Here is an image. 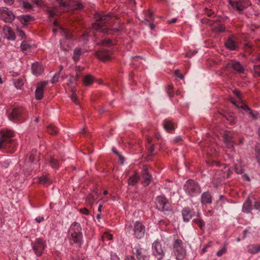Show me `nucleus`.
Returning <instances> with one entry per match:
<instances>
[{
	"label": "nucleus",
	"instance_id": "nucleus-60",
	"mask_svg": "<svg viewBox=\"0 0 260 260\" xmlns=\"http://www.w3.org/2000/svg\"><path fill=\"white\" fill-rule=\"evenodd\" d=\"M80 212L85 215H88L89 214V211L86 208H81L80 209Z\"/></svg>",
	"mask_w": 260,
	"mask_h": 260
},
{
	"label": "nucleus",
	"instance_id": "nucleus-53",
	"mask_svg": "<svg viewBox=\"0 0 260 260\" xmlns=\"http://www.w3.org/2000/svg\"><path fill=\"white\" fill-rule=\"evenodd\" d=\"M172 89H173L172 85L168 86L167 92L170 97H172L174 96V93L172 91Z\"/></svg>",
	"mask_w": 260,
	"mask_h": 260
},
{
	"label": "nucleus",
	"instance_id": "nucleus-9",
	"mask_svg": "<svg viewBox=\"0 0 260 260\" xmlns=\"http://www.w3.org/2000/svg\"><path fill=\"white\" fill-rule=\"evenodd\" d=\"M46 247V241L41 238L36 239L32 243V250L37 256H41Z\"/></svg>",
	"mask_w": 260,
	"mask_h": 260
},
{
	"label": "nucleus",
	"instance_id": "nucleus-41",
	"mask_svg": "<svg viewBox=\"0 0 260 260\" xmlns=\"http://www.w3.org/2000/svg\"><path fill=\"white\" fill-rule=\"evenodd\" d=\"M49 164L51 166V167L53 169H58L59 168L58 161L54 158H50Z\"/></svg>",
	"mask_w": 260,
	"mask_h": 260
},
{
	"label": "nucleus",
	"instance_id": "nucleus-42",
	"mask_svg": "<svg viewBox=\"0 0 260 260\" xmlns=\"http://www.w3.org/2000/svg\"><path fill=\"white\" fill-rule=\"evenodd\" d=\"M20 48L23 52H25L30 49V45L27 42L23 41L21 44Z\"/></svg>",
	"mask_w": 260,
	"mask_h": 260
},
{
	"label": "nucleus",
	"instance_id": "nucleus-6",
	"mask_svg": "<svg viewBox=\"0 0 260 260\" xmlns=\"http://www.w3.org/2000/svg\"><path fill=\"white\" fill-rule=\"evenodd\" d=\"M224 69L233 74H243L245 72L244 67L239 61L235 59L228 61L225 65Z\"/></svg>",
	"mask_w": 260,
	"mask_h": 260
},
{
	"label": "nucleus",
	"instance_id": "nucleus-63",
	"mask_svg": "<svg viewBox=\"0 0 260 260\" xmlns=\"http://www.w3.org/2000/svg\"><path fill=\"white\" fill-rule=\"evenodd\" d=\"M234 95H235L237 98L241 99V93L239 90H235L233 91Z\"/></svg>",
	"mask_w": 260,
	"mask_h": 260
},
{
	"label": "nucleus",
	"instance_id": "nucleus-28",
	"mask_svg": "<svg viewBox=\"0 0 260 260\" xmlns=\"http://www.w3.org/2000/svg\"><path fill=\"white\" fill-rule=\"evenodd\" d=\"M164 128L168 132H171L174 129V124L170 120L165 119L164 121Z\"/></svg>",
	"mask_w": 260,
	"mask_h": 260
},
{
	"label": "nucleus",
	"instance_id": "nucleus-25",
	"mask_svg": "<svg viewBox=\"0 0 260 260\" xmlns=\"http://www.w3.org/2000/svg\"><path fill=\"white\" fill-rule=\"evenodd\" d=\"M4 31L8 40H14L15 39V35L14 32L11 29L10 27L5 26L4 27Z\"/></svg>",
	"mask_w": 260,
	"mask_h": 260
},
{
	"label": "nucleus",
	"instance_id": "nucleus-31",
	"mask_svg": "<svg viewBox=\"0 0 260 260\" xmlns=\"http://www.w3.org/2000/svg\"><path fill=\"white\" fill-rule=\"evenodd\" d=\"M10 164V160L5 156L0 157V166L4 168H7Z\"/></svg>",
	"mask_w": 260,
	"mask_h": 260
},
{
	"label": "nucleus",
	"instance_id": "nucleus-19",
	"mask_svg": "<svg viewBox=\"0 0 260 260\" xmlns=\"http://www.w3.org/2000/svg\"><path fill=\"white\" fill-rule=\"evenodd\" d=\"M18 18L23 25H28L35 19L34 17L30 15H20Z\"/></svg>",
	"mask_w": 260,
	"mask_h": 260
},
{
	"label": "nucleus",
	"instance_id": "nucleus-13",
	"mask_svg": "<svg viewBox=\"0 0 260 260\" xmlns=\"http://www.w3.org/2000/svg\"><path fill=\"white\" fill-rule=\"evenodd\" d=\"M152 249L153 255L158 260H161L163 258L165 253L162 245L158 240L152 244Z\"/></svg>",
	"mask_w": 260,
	"mask_h": 260
},
{
	"label": "nucleus",
	"instance_id": "nucleus-36",
	"mask_svg": "<svg viewBox=\"0 0 260 260\" xmlns=\"http://www.w3.org/2000/svg\"><path fill=\"white\" fill-rule=\"evenodd\" d=\"M226 119L229 121L231 124H235L236 122V119L234 114L231 113H227L224 115Z\"/></svg>",
	"mask_w": 260,
	"mask_h": 260
},
{
	"label": "nucleus",
	"instance_id": "nucleus-40",
	"mask_svg": "<svg viewBox=\"0 0 260 260\" xmlns=\"http://www.w3.org/2000/svg\"><path fill=\"white\" fill-rule=\"evenodd\" d=\"M62 69H63V67H62V66L61 65L59 67V71L57 73H56V74H55V75L53 76V77L51 79L52 83H55L58 81V78H59V77L60 75V73L61 71L62 70Z\"/></svg>",
	"mask_w": 260,
	"mask_h": 260
},
{
	"label": "nucleus",
	"instance_id": "nucleus-23",
	"mask_svg": "<svg viewBox=\"0 0 260 260\" xmlns=\"http://www.w3.org/2000/svg\"><path fill=\"white\" fill-rule=\"evenodd\" d=\"M193 221L196 224H197L199 226V227L201 230L204 231L205 230V223L201 218L199 213H197V218L194 219Z\"/></svg>",
	"mask_w": 260,
	"mask_h": 260
},
{
	"label": "nucleus",
	"instance_id": "nucleus-32",
	"mask_svg": "<svg viewBox=\"0 0 260 260\" xmlns=\"http://www.w3.org/2000/svg\"><path fill=\"white\" fill-rule=\"evenodd\" d=\"M93 81L94 78L90 74L86 75L83 79V82L86 86L90 85L93 83Z\"/></svg>",
	"mask_w": 260,
	"mask_h": 260
},
{
	"label": "nucleus",
	"instance_id": "nucleus-61",
	"mask_svg": "<svg viewBox=\"0 0 260 260\" xmlns=\"http://www.w3.org/2000/svg\"><path fill=\"white\" fill-rule=\"evenodd\" d=\"M154 150V144H152L150 147L148 149V152H149V155H153V152Z\"/></svg>",
	"mask_w": 260,
	"mask_h": 260
},
{
	"label": "nucleus",
	"instance_id": "nucleus-2",
	"mask_svg": "<svg viewBox=\"0 0 260 260\" xmlns=\"http://www.w3.org/2000/svg\"><path fill=\"white\" fill-rule=\"evenodd\" d=\"M69 237L71 244H77L79 247L82 244V233L80 224L74 222L69 230Z\"/></svg>",
	"mask_w": 260,
	"mask_h": 260
},
{
	"label": "nucleus",
	"instance_id": "nucleus-48",
	"mask_svg": "<svg viewBox=\"0 0 260 260\" xmlns=\"http://www.w3.org/2000/svg\"><path fill=\"white\" fill-rule=\"evenodd\" d=\"M256 60L258 61H260V57H257L256 58ZM254 68V71L256 73L259 74V75H260V64L259 65L257 64V65L254 66V68Z\"/></svg>",
	"mask_w": 260,
	"mask_h": 260
},
{
	"label": "nucleus",
	"instance_id": "nucleus-62",
	"mask_svg": "<svg viewBox=\"0 0 260 260\" xmlns=\"http://www.w3.org/2000/svg\"><path fill=\"white\" fill-rule=\"evenodd\" d=\"M84 69V67H82L81 66H77L75 68V71H76V72H77V73H80L81 72L83 71Z\"/></svg>",
	"mask_w": 260,
	"mask_h": 260
},
{
	"label": "nucleus",
	"instance_id": "nucleus-27",
	"mask_svg": "<svg viewBox=\"0 0 260 260\" xmlns=\"http://www.w3.org/2000/svg\"><path fill=\"white\" fill-rule=\"evenodd\" d=\"M18 2L26 12L29 11L33 9L32 5L26 0H18Z\"/></svg>",
	"mask_w": 260,
	"mask_h": 260
},
{
	"label": "nucleus",
	"instance_id": "nucleus-34",
	"mask_svg": "<svg viewBox=\"0 0 260 260\" xmlns=\"http://www.w3.org/2000/svg\"><path fill=\"white\" fill-rule=\"evenodd\" d=\"M47 132L50 135H56L58 133V128L53 124H50L47 127Z\"/></svg>",
	"mask_w": 260,
	"mask_h": 260
},
{
	"label": "nucleus",
	"instance_id": "nucleus-35",
	"mask_svg": "<svg viewBox=\"0 0 260 260\" xmlns=\"http://www.w3.org/2000/svg\"><path fill=\"white\" fill-rule=\"evenodd\" d=\"M39 183L44 185H48L51 183V181L47 176H43L40 178Z\"/></svg>",
	"mask_w": 260,
	"mask_h": 260
},
{
	"label": "nucleus",
	"instance_id": "nucleus-47",
	"mask_svg": "<svg viewBox=\"0 0 260 260\" xmlns=\"http://www.w3.org/2000/svg\"><path fill=\"white\" fill-rule=\"evenodd\" d=\"M95 199L93 194H89L86 198V201L88 204L91 205L94 201Z\"/></svg>",
	"mask_w": 260,
	"mask_h": 260
},
{
	"label": "nucleus",
	"instance_id": "nucleus-17",
	"mask_svg": "<svg viewBox=\"0 0 260 260\" xmlns=\"http://www.w3.org/2000/svg\"><path fill=\"white\" fill-rule=\"evenodd\" d=\"M95 55L103 61H105L110 59L109 52L106 50L96 51Z\"/></svg>",
	"mask_w": 260,
	"mask_h": 260
},
{
	"label": "nucleus",
	"instance_id": "nucleus-21",
	"mask_svg": "<svg viewBox=\"0 0 260 260\" xmlns=\"http://www.w3.org/2000/svg\"><path fill=\"white\" fill-rule=\"evenodd\" d=\"M201 203L202 204H211L212 203V196L209 191L204 192L201 196Z\"/></svg>",
	"mask_w": 260,
	"mask_h": 260
},
{
	"label": "nucleus",
	"instance_id": "nucleus-33",
	"mask_svg": "<svg viewBox=\"0 0 260 260\" xmlns=\"http://www.w3.org/2000/svg\"><path fill=\"white\" fill-rule=\"evenodd\" d=\"M139 178V176L137 174H135L134 175L131 176L128 180L129 185L132 186L135 185L138 181Z\"/></svg>",
	"mask_w": 260,
	"mask_h": 260
},
{
	"label": "nucleus",
	"instance_id": "nucleus-3",
	"mask_svg": "<svg viewBox=\"0 0 260 260\" xmlns=\"http://www.w3.org/2000/svg\"><path fill=\"white\" fill-rule=\"evenodd\" d=\"M111 19L112 17L110 14L100 15L97 20L98 22L95 24L93 27L95 29H99L104 34L110 35L119 32L120 31L119 28H116L112 29H109L107 28L103 27L104 24L109 22Z\"/></svg>",
	"mask_w": 260,
	"mask_h": 260
},
{
	"label": "nucleus",
	"instance_id": "nucleus-44",
	"mask_svg": "<svg viewBox=\"0 0 260 260\" xmlns=\"http://www.w3.org/2000/svg\"><path fill=\"white\" fill-rule=\"evenodd\" d=\"M71 91L72 92V95H71V99L73 102H74L76 104H78V101H77V98L76 95V93L75 92V91L74 90V89L71 87Z\"/></svg>",
	"mask_w": 260,
	"mask_h": 260
},
{
	"label": "nucleus",
	"instance_id": "nucleus-26",
	"mask_svg": "<svg viewBox=\"0 0 260 260\" xmlns=\"http://www.w3.org/2000/svg\"><path fill=\"white\" fill-rule=\"evenodd\" d=\"M252 210L251 202L249 198H247L244 203L243 204L242 210L244 212L248 213L251 212Z\"/></svg>",
	"mask_w": 260,
	"mask_h": 260
},
{
	"label": "nucleus",
	"instance_id": "nucleus-10",
	"mask_svg": "<svg viewBox=\"0 0 260 260\" xmlns=\"http://www.w3.org/2000/svg\"><path fill=\"white\" fill-rule=\"evenodd\" d=\"M132 228H133V235L136 239H141L144 237L146 230L145 226L141 222L135 221Z\"/></svg>",
	"mask_w": 260,
	"mask_h": 260
},
{
	"label": "nucleus",
	"instance_id": "nucleus-39",
	"mask_svg": "<svg viewBox=\"0 0 260 260\" xmlns=\"http://www.w3.org/2000/svg\"><path fill=\"white\" fill-rule=\"evenodd\" d=\"M145 20L147 22L151 21L153 20V13L150 10L145 11Z\"/></svg>",
	"mask_w": 260,
	"mask_h": 260
},
{
	"label": "nucleus",
	"instance_id": "nucleus-16",
	"mask_svg": "<svg viewBox=\"0 0 260 260\" xmlns=\"http://www.w3.org/2000/svg\"><path fill=\"white\" fill-rule=\"evenodd\" d=\"M142 176L143 179V183L144 186H148L151 181L152 176L148 171V168L145 166L142 172Z\"/></svg>",
	"mask_w": 260,
	"mask_h": 260
},
{
	"label": "nucleus",
	"instance_id": "nucleus-15",
	"mask_svg": "<svg viewBox=\"0 0 260 260\" xmlns=\"http://www.w3.org/2000/svg\"><path fill=\"white\" fill-rule=\"evenodd\" d=\"M47 84V82H42L37 85L35 91V99L40 100L42 99L44 94V89Z\"/></svg>",
	"mask_w": 260,
	"mask_h": 260
},
{
	"label": "nucleus",
	"instance_id": "nucleus-12",
	"mask_svg": "<svg viewBox=\"0 0 260 260\" xmlns=\"http://www.w3.org/2000/svg\"><path fill=\"white\" fill-rule=\"evenodd\" d=\"M13 12L6 7L0 8V18L4 22L11 23L15 19Z\"/></svg>",
	"mask_w": 260,
	"mask_h": 260
},
{
	"label": "nucleus",
	"instance_id": "nucleus-52",
	"mask_svg": "<svg viewBox=\"0 0 260 260\" xmlns=\"http://www.w3.org/2000/svg\"><path fill=\"white\" fill-rule=\"evenodd\" d=\"M74 83H75L76 85L77 84V81L74 79V77L73 76H71L70 77V78L68 80V82L67 84H68V85H71L72 84H74Z\"/></svg>",
	"mask_w": 260,
	"mask_h": 260
},
{
	"label": "nucleus",
	"instance_id": "nucleus-1",
	"mask_svg": "<svg viewBox=\"0 0 260 260\" xmlns=\"http://www.w3.org/2000/svg\"><path fill=\"white\" fill-rule=\"evenodd\" d=\"M0 135V149H5L9 153H14L17 146V143L13 138L14 132L11 130L3 131Z\"/></svg>",
	"mask_w": 260,
	"mask_h": 260
},
{
	"label": "nucleus",
	"instance_id": "nucleus-11",
	"mask_svg": "<svg viewBox=\"0 0 260 260\" xmlns=\"http://www.w3.org/2000/svg\"><path fill=\"white\" fill-rule=\"evenodd\" d=\"M230 5L234 8L236 9L239 13L245 9L247 8L251 5V3L249 0H239L237 1H233L230 0L229 1Z\"/></svg>",
	"mask_w": 260,
	"mask_h": 260
},
{
	"label": "nucleus",
	"instance_id": "nucleus-64",
	"mask_svg": "<svg viewBox=\"0 0 260 260\" xmlns=\"http://www.w3.org/2000/svg\"><path fill=\"white\" fill-rule=\"evenodd\" d=\"M240 108L246 111L249 110V109H250V108L247 105H246L245 104H242Z\"/></svg>",
	"mask_w": 260,
	"mask_h": 260
},
{
	"label": "nucleus",
	"instance_id": "nucleus-45",
	"mask_svg": "<svg viewBox=\"0 0 260 260\" xmlns=\"http://www.w3.org/2000/svg\"><path fill=\"white\" fill-rule=\"evenodd\" d=\"M202 23H205V24H208L210 25H212L214 23L217 22V20L216 21H212L211 20L208 18H204L201 20Z\"/></svg>",
	"mask_w": 260,
	"mask_h": 260
},
{
	"label": "nucleus",
	"instance_id": "nucleus-24",
	"mask_svg": "<svg viewBox=\"0 0 260 260\" xmlns=\"http://www.w3.org/2000/svg\"><path fill=\"white\" fill-rule=\"evenodd\" d=\"M224 141L227 147L230 149L234 148V143L233 138L229 134H224L223 136Z\"/></svg>",
	"mask_w": 260,
	"mask_h": 260
},
{
	"label": "nucleus",
	"instance_id": "nucleus-4",
	"mask_svg": "<svg viewBox=\"0 0 260 260\" xmlns=\"http://www.w3.org/2000/svg\"><path fill=\"white\" fill-rule=\"evenodd\" d=\"M185 193L190 197H194L201 192V188L198 183L192 179H188L183 185Z\"/></svg>",
	"mask_w": 260,
	"mask_h": 260
},
{
	"label": "nucleus",
	"instance_id": "nucleus-49",
	"mask_svg": "<svg viewBox=\"0 0 260 260\" xmlns=\"http://www.w3.org/2000/svg\"><path fill=\"white\" fill-rule=\"evenodd\" d=\"M102 239L103 240H105L106 239H107V240H110L112 239V236L110 234L106 233L102 236Z\"/></svg>",
	"mask_w": 260,
	"mask_h": 260
},
{
	"label": "nucleus",
	"instance_id": "nucleus-18",
	"mask_svg": "<svg viewBox=\"0 0 260 260\" xmlns=\"http://www.w3.org/2000/svg\"><path fill=\"white\" fill-rule=\"evenodd\" d=\"M31 71L33 74L36 76H39L43 71V66L39 62H36L32 64Z\"/></svg>",
	"mask_w": 260,
	"mask_h": 260
},
{
	"label": "nucleus",
	"instance_id": "nucleus-37",
	"mask_svg": "<svg viewBox=\"0 0 260 260\" xmlns=\"http://www.w3.org/2000/svg\"><path fill=\"white\" fill-rule=\"evenodd\" d=\"M255 156L258 165L260 166V146L256 145L254 148Z\"/></svg>",
	"mask_w": 260,
	"mask_h": 260
},
{
	"label": "nucleus",
	"instance_id": "nucleus-14",
	"mask_svg": "<svg viewBox=\"0 0 260 260\" xmlns=\"http://www.w3.org/2000/svg\"><path fill=\"white\" fill-rule=\"evenodd\" d=\"M195 214L196 212L194 210L188 207L184 208L182 210L183 221L186 222H188Z\"/></svg>",
	"mask_w": 260,
	"mask_h": 260
},
{
	"label": "nucleus",
	"instance_id": "nucleus-43",
	"mask_svg": "<svg viewBox=\"0 0 260 260\" xmlns=\"http://www.w3.org/2000/svg\"><path fill=\"white\" fill-rule=\"evenodd\" d=\"M72 7L75 9V10H80L82 9H83L84 8V6L82 4V3H81V2H78V1H77V2H74L73 5H72Z\"/></svg>",
	"mask_w": 260,
	"mask_h": 260
},
{
	"label": "nucleus",
	"instance_id": "nucleus-7",
	"mask_svg": "<svg viewBox=\"0 0 260 260\" xmlns=\"http://www.w3.org/2000/svg\"><path fill=\"white\" fill-rule=\"evenodd\" d=\"M156 208L164 213L169 215L172 212L171 205L168 200L162 196H158L156 198Z\"/></svg>",
	"mask_w": 260,
	"mask_h": 260
},
{
	"label": "nucleus",
	"instance_id": "nucleus-55",
	"mask_svg": "<svg viewBox=\"0 0 260 260\" xmlns=\"http://www.w3.org/2000/svg\"><path fill=\"white\" fill-rule=\"evenodd\" d=\"M226 252V248L225 247L222 248L220 250L218 251L216 253V255L218 256H221L224 253H225Z\"/></svg>",
	"mask_w": 260,
	"mask_h": 260
},
{
	"label": "nucleus",
	"instance_id": "nucleus-8",
	"mask_svg": "<svg viewBox=\"0 0 260 260\" xmlns=\"http://www.w3.org/2000/svg\"><path fill=\"white\" fill-rule=\"evenodd\" d=\"M174 252L177 260H182L186 255V250L183 246L182 241L176 240L173 244Z\"/></svg>",
	"mask_w": 260,
	"mask_h": 260
},
{
	"label": "nucleus",
	"instance_id": "nucleus-38",
	"mask_svg": "<svg viewBox=\"0 0 260 260\" xmlns=\"http://www.w3.org/2000/svg\"><path fill=\"white\" fill-rule=\"evenodd\" d=\"M24 84V79L22 77H20L14 82V85L17 89H20Z\"/></svg>",
	"mask_w": 260,
	"mask_h": 260
},
{
	"label": "nucleus",
	"instance_id": "nucleus-59",
	"mask_svg": "<svg viewBox=\"0 0 260 260\" xmlns=\"http://www.w3.org/2000/svg\"><path fill=\"white\" fill-rule=\"evenodd\" d=\"M17 31H18V35L21 37L22 38H24L25 37V34L24 33V32L21 30V29L20 28H18L17 29Z\"/></svg>",
	"mask_w": 260,
	"mask_h": 260
},
{
	"label": "nucleus",
	"instance_id": "nucleus-46",
	"mask_svg": "<svg viewBox=\"0 0 260 260\" xmlns=\"http://www.w3.org/2000/svg\"><path fill=\"white\" fill-rule=\"evenodd\" d=\"M225 27L223 25H219L215 27L214 30L218 32H223L225 31Z\"/></svg>",
	"mask_w": 260,
	"mask_h": 260
},
{
	"label": "nucleus",
	"instance_id": "nucleus-5",
	"mask_svg": "<svg viewBox=\"0 0 260 260\" xmlns=\"http://www.w3.org/2000/svg\"><path fill=\"white\" fill-rule=\"evenodd\" d=\"M25 117L26 111L21 107L13 108L12 112L8 115L9 119L16 123L23 122Z\"/></svg>",
	"mask_w": 260,
	"mask_h": 260
},
{
	"label": "nucleus",
	"instance_id": "nucleus-29",
	"mask_svg": "<svg viewBox=\"0 0 260 260\" xmlns=\"http://www.w3.org/2000/svg\"><path fill=\"white\" fill-rule=\"evenodd\" d=\"M248 252L251 254H256L260 251V244L251 245L248 246Z\"/></svg>",
	"mask_w": 260,
	"mask_h": 260
},
{
	"label": "nucleus",
	"instance_id": "nucleus-54",
	"mask_svg": "<svg viewBox=\"0 0 260 260\" xmlns=\"http://www.w3.org/2000/svg\"><path fill=\"white\" fill-rule=\"evenodd\" d=\"M112 43L110 40H103L99 44L101 45H110Z\"/></svg>",
	"mask_w": 260,
	"mask_h": 260
},
{
	"label": "nucleus",
	"instance_id": "nucleus-58",
	"mask_svg": "<svg viewBox=\"0 0 260 260\" xmlns=\"http://www.w3.org/2000/svg\"><path fill=\"white\" fill-rule=\"evenodd\" d=\"M48 16L50 18H53L55 15V12L54 10L51 9L48 11Z\"/></svg>",
	"mask_w": 260,
	"mask_h": 260
},
{
	"label": "nucleus",
	"instance_id": "nucleus-50",
	"mask_svg": "<svg viewBox=\"0 0 260 260\" xmlns=\"http://www.w3.org/2000/svg\"><path fill=\"white\" fill-rule=\"evenodd\" d=\"M37 153V150H32V153L29 155V161L30 162H33L35 160V157L34 156V153Z\"/></svg>",
	"mask_w": 260,
	"mask_h": 260
},
{
	"label": "nucleus",
	"instance_id": "nucleus-22",
	"mask_svg": "<svg viewBox=\"0 0 260 260\" xmlns=\"http://www.w3.org/2000/svg\"><path fill=\"white\" fill-rule=\"evenodd\" d=\"M226 47L231 50H236L238 48L236 42L231 37L229 38L225 43Z\"/></svg>",
	"mask_w": 260,
	"mask_h": 260
},
{
	"label": "nucleus",
	"instance_id": "nucleus-57",
	"mask_svg": "<svg viewBox=\"0 0 260 260\" xmlns=\"http://www.w3.org/2000/svg\"><path fill=\"white\" fill-rule=\"evenodd\" d=\"M197 53V51L193 50L190 51L186 53V56L187 57H191L193 55L196 54Z\"/></svg>",
	"mask_w": 260,
	"mask_h": 260
},
{
	"label": "nucleus",
	"instance_id": "nucleus-56",
	"mask_svg": "<svg viewBox=\"0 0 260 260\" xmlns=\"http://www.w3.org/2000/svg\"><path fill=\"white\" fill-rule=\"evenodd\" d=\"M174 74H175V76H176L177 77L180 78V79H183L184 76L182 74L180 73L179 70H175L174 72Z\"/></svg>",
	"mask_w": 260,
	"mask_h": 260
},
{
	"label": "nucleus",
	"instance_id": "nucleus-51",
	"mask_svg": "<svg viewBox=\"0 0 260 260\" xmlns=\"http://www.w3.org/2000/svg\"><path fill=\"white\" fill-rule=\"evenodd\" d=\"M58 4L59 6L63 7H68L69 5L67 2H63L62 0H57Z\"/></svg>",
	"mask_w": 260,
	"mask_h": 260
},
{
	"label": "nucleus",
	"instance_id": "nucleus-20",
	"mask_svg": "<svg viewBox=\"0 0 260 260\" xmlns=\"http://www.w3.org/2000/svg\"><path fill=\"white\" fill-rule=\"evenodd\" d=\"M142 248L140 246H135L133 248V255L132 256H134V258L138 260H140V258L143 260H145L144 255L142 254Z\"/></svg>",
	"mask_w": 260,
	"mask_h": 260
},
{
	"label": "nucleus",
	"instance_id": "nucleus-30",
	"mask_svg": "<svg viewBox=\"0 0 260 260\" xmlns=\"http://www.w3.org/2000/svg\"><path fill=\"white\" fill-rule=\"evenodd\" d=\"M82 53V49L80 48H76L73 52V59L74 61H77L79 60L80 56Z\"/></svg>",
	"mask_w": 260,
	"mask_h": 260
}]
</instances>
